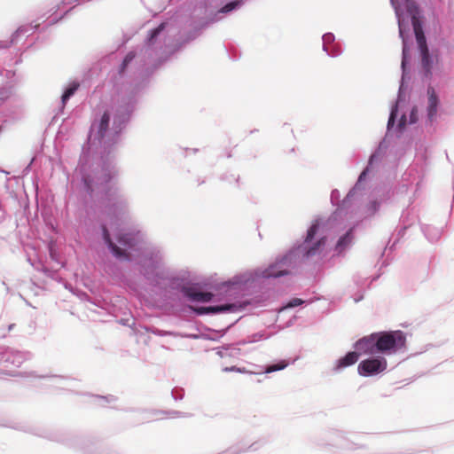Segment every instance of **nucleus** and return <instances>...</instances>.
<instances>
[{"instance_id": "f257e3e1", "label": "nucleus", "mask_w": 454, "mask_h": 454, "mask_svg": "<svg viewBox=\"0 0 454 454\" xmlns=\"http://www.w3.org/2000/svg\"><path fill=\"white\" fill-rule=\"evenodd\" d=\"M376 334L377 352L391 354L405 344V336L401 331L382 332Z\"/></svg>"}, {"instance_id": "f03ea898", "label": "nucleus", "mask_w": 454, "mask_h": 454, "mask_svg": "<svg viewBox=\"0 0 454 454\" xmlns=\"http://www.w3.org/2000/svg\"><path fill=\"white\" fill-rule=\"evenodd\" d=\"M387 362L382 356H377L363 360L357 367L358 373L362 376H370L380 373L387 369Z\"/></svg>"}, {"instance_id": "7ed1b4c3", "label": "nucleus", "mask_w": 454, "mask_h": 454, "mask_svg": "<svg viewBox=\"0 0 454 454\" xmlns=\"http://www.w3.org/2000/svg\"><path fill=\"white\" fill-rule=\"evenodd\" d=\"M405 2H406V8H407L408 12L411 14H412L411 22H412L413 30L415 33V36H416V40H417L419 48V50L425 49V47H427V42H426V37H425L421 24L415 15L418 11L417 5H416L415 2L412 0H405Z\"/></svg>"}, {"instance_id": "20e7f679", "label": "nucleus", "mask_w": 454, "mask_h": 454, "mask_svg": "<svg viewBox=\"0 0 454 454\" xmlns=\"http://www.w3.org/2000/svg\"><path fill=\"white\" fill-rule=\"evenodd\" d=\"M377 334L372 333L370 336L364 337L356 342V348L364 354H374L376 350Z\"/></svg>"}, {"instance_id": "39448f33", "label": "nucleus", "mask_w": 454, "mask_h": 454, "mask_svg": "<svg viewBox=\"0 0 454 454\" xmlns=\"http://www.w3.org/2000/svg\"><path fill=\"white\" fill-rule=\"evenodd\" d=\"M283 261L270 265L265 270H262L260 276L262 278H279L287 275L289 272L286 270L282 269Z\"/></svg>"}, {"instance_id": "423d86ee", "label": "nucleus", "mask_w": 454, "mask_h": 454, "mask_svg": "<svg viewBox=\"0 0 454 454\" xmlns=\"http://www.w3.org/2000/svg\"><path fill=\"white\" fill-rule=\"evenodd\" d=\"M427 96H428V106H427V114L430 120H433L437 114V107L439 104L438 96L432 86L427 88Z\"/></svg>"}, {"instance_id": "0eeeda50", "label": "nucleus", "mask_w": 454, "mask_h": 454, "mask_svg": "<svg viewBox=\"0 0 454 454\" xmlns=\"http://www.w3.org/2000/svg\"><path fill=\"white\" fill-rule=\"evenodd\" d=\"M102 230H103L104 239H105L106 243L108 245L112 253L114 254V256H116L117 258L128 259V254H126L125 250L119 247L116 244H114L111 240L110 234L108 232L107 228L106 226H103Z\"/></svg>"}, {"instance_id": "6e6552de", "label": "nucleus", "mask_w": 454, "mask_h": 454, "mask_svg": "<svg viewBox=\"0 0 454 454\" xmlns=\"http://www.w3.org/2000/svg\"><path fill=\"white\" fill-rule=\"evenodd\" d=\"M235 304H224L220 306H210V307H201L196 309L197 313L204 314V313H220L226 311H235L236 309Z\"/></svg>"}, {"instance_id": "1a4fd4ad", "label": "nucleus", "mask_w": 454, "mask_h": 454, "mask_svg": "<svg viewBox=\"0 0 454 454\" xmlns=\"http://www.w3.org/2000/svg\"><path fill=\"white\" fill-rule=\"evenodd\" d=\"M185 295L195 301L207 302L213 298V294L208 292H196L192 288L184 289Z\"/></svg>"}, {"instance_id": "9d476101", "label": "nucleus", "mask_w": 454, "mask_h": 454, "mask_svg": "<svg viewBox=\"0 0 454 454\" xmlns=\"http://www.w3.org/2000/svg\"><path fill=\"white\" fill-rule=\"evenodd\" d=\"M359 354L357 352H348L345 356L340 358L337 361L335 370H340L342 368L353 365L357 362Z\"/></svg>"}, {"instance_id": "9b49d317", "label": "nucleus", "mask_w": 454, "mask_h": 454, "mask_svg": "<svg viewBox=\"0 0 454 454\" xmlns=\"http://www.w3.org/2000/svg\"><path fill=\"white\" fill-rule=\"evenodd\" d=\"M353 236H352V230H349L345 235L340 238L338 240L336 246H335V251L337 254H341L352 242Z\"/></svg>"}, {"instance_id": "f8f14e48", "label": "nucleus", "mask_w": 454, "mask_h": 454, "mask_svg": "<svg viewBox=\"0 0 454 454\" xmlns=\"http://www.w3.org/2000/svg\"><path fill=\"white\" fill-rule=\"evenodd\" d=\"M421 53V63L427 75L431 74V59L429 56V51L427 47L420 50Z\"/></svg>"}, {"instance_id": "ddd939ff", "label": "nucleus", "mask_w": 454, "mask_h": 454, "mask_svg": "<svg viewBox=\"0 0 454 454\" xmlns=\"http://www.w3.org/2000/svg\"><path fill=\"white\" fill-rule=\"evenodd\" d=\"M110 122V114L108 112H105L101 117L99 125H98V134L100 137H103L108 129Z\"/></svg>"}, {"instance_id": "4468645a", "label": "nucleus", "mask_w": 454, "mask_h": 454, "mask_svg": "<svg viewBox=\"0 0 454 454\" xmlns=\"http://www.w3.org/2000/svg\"><path fill=\"white\" fill-rule=\"evenodd\" d=\"M117 240L121 246L125 247H132L135 246V238L129 233L120 234L117 237Z\"/></svg>"}, {"instance_id": "2eb2a0df", "label": "nucleus", "mask_w": 454, "mask_h": 454, "mask_svg": "<svg viewBox=\"0 0 454 454\" xmlns=\"http://www.w3.org/2000/svg\"><path fill=\"white\" fill-rule=\"evenodd\" d=\"M80 84L78 82H73L63 93L62 95V103L65 105L66 102L72 97L74 92L79 88Z\"/></svg>"}, {"instance_id": "dca6fc26", "label": "nucleus", "mask_w": 454, "mask_h": 454, "mask_svg": "<svg viewBox=\"0 0 454 454\" xmlns=\"http://www.w3.org/2000/svg\"><path fill=\"white\" fill-rule=\"evenodd\" d=\"M325 238H321L313 247H309L306 252V256L310 257L315 255L319 248L325 244Z\"/></svg>"}, {"instance_id": "f3484780", "label": "nucleus", "mask_w": 454, "mask_h": 454, "mask_svg": "<svg viewBox=\"0 0 454 454\" xmlns=\"http://www.w3.org/2000/svg\"><path fill=\"white\" fill-rule=\"evenodd\" d=\"M318 227H319V222L317 220L312 223L310 228L309 229L307 237L305 239V243H309L314 239L315 235L317 232Z\"/></svg>"}, {"instance_id": "a211bd4d", "label": "nucleus", "mask_w": 454, "mask_h": 454, "mask_svg": "<svg viewBox=\"0 0 454 454\" xmlns=\"http://www.w3.org/2000/svg\"><path fill=\"white\" fill-rule=\"evenodd\" d=\"M287 366V363L286 361H280L279 363L272 365H269L264 370L265 373H271L279 370H283Z\"/></svg>"}, {"instance_id": "6ab92c4d", "label": "nucleus", "mask_w": 454, "mask_h": 454, "mask_svg": "<svg viewBox=\"0 0 454 454\" xmlns=\"http://www.w3.org/2000/svg\"><path fill=\"white\" fill-rule=\"evenodd\" d=\"M163 29H164L163 23H161L158 27L153 29L150 34L149 41H153Z\"/></svg>"}, {"instance_id": "aec40b11", "label": "nucleus", "mask_w": 454, "mask_h": 454, "mask_svg": "<svg viewBox=\"0 0 454 454\" xmlns=\"http://www.w3.org/2000/svg\"><path fill=\"white\" fill-rule=\"evenodd\" d=\"M303 303V301L300 298H294L292 299L285 308H294L299 305H301Z\"/></svg>"}, {"instance_id": "412c9836", "label": "nucleus", "mask_w": 454, "mask_h": 454, "mask_svg": "<svg viewBox=\"0 0 454 454\" xmlns=\"http://www.w3.org/2000/svg\"><path fill=\"white\" fill-rule=\"evenodd\" d=\"M223 372H240V373H247V371L245 369V368H239V367H236V366H231V367H224L223 369Z\"/></svg>"}, {"instance_id": "4be33fe9", "label": "nucleus", "mask_w": 454, "mask_h": 454, "mask_svg": "<svg viewBox=\"0 0 454 454\" xmlns=\"http://www.w3.org/2000/svg\"><path fill=\"white\" fill-rule=\"evenodd\" d=\"M237 4H238L237 2L229 3L222 8V12H229L232 11L237 6Z\"/></svg>"}, {"instance_id": "5701e85b", "label": "nucleus", "mask_w": 454, "mask_h": 454, "mask_svg": "<svg viewBox=\"0 0 454 454\" xmlns=\"http://www.w3.org/2000/svg\"><path fill=\"white\" fill-rule=\"evenodd\" d=\"M134 58H135V53L133 51H130L125 56L123 60L125 61V64H129L133 60Z\"/></svg>"}, {"instance_id": "b1692460", "label": "nucleus", "mask_w": 454, "mask_h": 454, "mask_svg": "<svg viewBox=\"0 0 454 454\" xmlns=\"http://www.w3.org/2000/svg\"><path fill=\"white\" fill-rule=\"evenodd\" d=\"M417 113H418L417 109L413 108L411 113V123H414L417 121V120H418Z\"/></svg>"}, {"instance_id": "393cba45", "label": "nucleus", "mask_w": 454, "mask_h": 454, "mask_svg": "<svg viewBox=\"0 0 454 454\" xmlns=\"http://www.w3.org/2000/svg\"><path fill=\"white\" fill-rule=\"evenodd\" d=\"M395 119V114L394 111H392V113H391V114L389 116V119H388L387 125L390 126V125L394 124Z\"/></svg>"}, {"instance_id": "a878e982", "label": "nucleus", "mask_w": 454, "mask_h": 454, "mask_svg": "<svg viewBox=\"0 0 454 454\" xmlns=\"http://www.w3.org/2000/svg\"><path fill=\"white\" fill-rule=\"evenodd\" d=\"M129 64H125V61L123 60L122 63H121V70L120 72L122 73L124 72V70L127 68Z\"/></svg>"}, {"instance_id": "bb28decb", "label": "nucleus", "mask_w": 454, "mask_h": 454, "mask_svg": "<svg viewBox=\"0 0 454 454\" xmlns=\"http://www.w3.org/2000/svg\"><path fill=\"white\" fill-rule=\"evenodd\" d=\"M105 182L107 183L111 180L112 176H110V174H105Z\"/></svg>"}, {"instance_id": "cd10ccee", "label": "nucleus", "mask_w": 454, "mask_h": 454, "mask_svg": "<svg viewBox=\"0 0 454 454\" xmlns=\"http://www.w3.org/2000/svg\"><path fill=\"white\" fill-rule=\"evenodd\" d=\"M403 59L402 65L403 67L404 66L405 54H406V48H405V46L403 47Z\"/></svg>"}, {"instance_id": "c85d7f7f", "label": "nucleus", "mask_w": 454, "mask_h": 454, "mask_svg": "<svg viewBox=\"0 0 454 454\" xmlns=\"http://www.w3.org/2000/svg\"><path fill=\"white\" fill-rule=\"evenodd\" d=\"M366 175V171H364L362 172V174L360 175L359 176V180H361L362 178H364V176Z\"/></svg>"}, {"instance_id": "c756f323", "label": "nucleus", "mask_w": 454, "mask_h": 454, "mask_svg": "<svg viewBox=\"0 0 454 454\" xmlns=\"http://www.w3.org/2000/svg\"><path fill=\"white\" fill-rule=\"evenodd\" d=\"M400 35H403V30H402V27H400Z\"/></svg>"}]
</instances>
